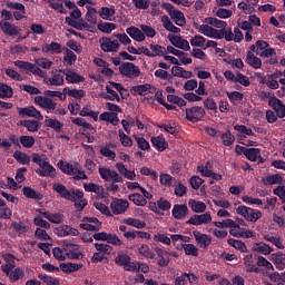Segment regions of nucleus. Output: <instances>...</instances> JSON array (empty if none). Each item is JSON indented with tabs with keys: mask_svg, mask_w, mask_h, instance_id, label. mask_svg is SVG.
I'll list each match as a JSON object with an SVG mask.
<instances>
[{
	"mask_svg": "<svg viewBox=\"0 0 285 285\" xmlns=\"http://www.w3.org/2000/svg\"><path fill=\"white\" fill-rule=\"evenodd\" d=\"M115 167L118 173L108 167L98 168V173L104 181H115L121 184L124 181V177L125 179H129L130 181L137 179V174H135V170H128V168H126V165H124L122 163H117Z\"/></svg>",
	"mask_w": 285,
	"mask_h": 285,
	"instance_id": "f257e3e1",
	"label": "nucleus"
},
{
	"mask_svg": "<svg viewBox=\"0 0 285 285\" xmlns=\"http://www.w3.org/2000/svg\"><path fill=\"white\" fill-rule=\"evenodd\" d=\"M53 190L63 199H68V202H73L78 210H81L82 208H86V206H88V200L83 198V191L79 189H68L62 184L57 183L53 184Z\"/></svg>",
	"mask_w": 285,
	"mask_h": 285,
	"instance_id": "f03ea898",
	"label": "nucleus"
},
{
	"mask_svg": "<svg viewBox=\"0 0 285 285\" xmlns=\"http://www.w3.org/2000/svg\"><path fill=\"white\" fill-rule=\"evenodd\" d=\"M196 30L209 39H226L227 41H235V33L226 31V29L219 30L214 29L208 24H199L196 27Z\"/></svg>",
	"mask_w": 285,
	"mask_h": 285,
	"instance_id": "7ed1b4c3",
	"label": "nucleus"
},
{
	"mask_svg": "<svg viewBox=\"0 0 285 285\" xmlns=\"http://www.w3.org/2000/svg\"><path fill=\"white\" fill-rule=\"evenodd\" d=\"M31 159L33 164H37L40 169L37 170L38 175L40 177H57V169L50 165V160L48 159V156L46 155H39V154H32Z\"/></svg>",
	"mask_w": 285,
	"mask_h": 285,
	"instance_id": "20e7f679",
	"label": "nucleus"
},
{
	"mask_svg": "<svg viewBox=\"0 0 285 285\" xmlns=\"http://www.w3.org/2000/svg\"><path fill=\"white\" fill-rule=\"evenodd\" d=\"M66 23L71 26V28H76V30H89L91 31L95 26H97V10L89 9L85 16V21H76L71 18H66Z\"/></svg>",
	"mask_w": 285,
	"mask_h": 285,
	"instance_id": "39448f33",
	"label": "nucleus"
},
{
	"mask_svg": "<svg viewBox=\"0 0 285 285\" xmlns=\"http://www.w3.org/2000/svg\"><path fill=\"white\" fill-rule=\"evenodd\" d=\"M66 250L55 247L52 249V255L59 262H65L67 257L70 259H79L81 257V252H79V245L69 244L66 246Z\"/></svg>",
	"mask_w": 285,
	"mask_h": 285,
	"instance_id": "423d86ee",
	"label": "nucleus"
},
{
	"mask_svg": "<svg viewBox=\"0 0 285 285\" xmlns=\"http://www.w3.org/2000/svg\"><path fill=\"white\" fill-rule=\"evenodd\" d=\"M236 213L237 215H240V217H244L246 222H252L253 224L258 222V219H262V212H259V209H253L244 205L238 206Z\"/></svg>",
	"mask_w": 285,
	"mask_h": 285,
	"instance_id": "0eeeda50",
	"label": "nucleus"
},
{
	"mask_svg": "<svg viewBox=\"0 0 285 285\" xmlns=\"http://www.w3.org/2000/svg\"><path fill=\"white\" fill-rule=\"evenodd\" d=\"M163 8L168 12L170 19H173L176 26H186V17H184V12L175 9V7L168 2L163 3Z\"/></svg>",
	"mask_w": 285,
	"mask_h": 285,
	"instance_id": "6e6552de",
	"label": "nucleus"
},
{
	"mask_svg": "<svg viewBox=\"0 0 285 285\" xmlns=\"http://www.w3.org/2000/svg\"><path fill=\"white\" fill-rule=\"evenodd\" d=\"M252 50L259 57H274L275 49L271 48L268 42L258 40L255 45L252 46Z\"/></svg>",
	"mask_w": 285,
	"mask_h": 285,
	"instance_id": "1a4fd4ad",
	"label": "nucleus"
},
{
	"mask_svg": "<svg viewBox=\"0 0 285 285\" xmlns=\"http://www.w3.org/2000/svg\"><path fill=\"white\" fill-rule=\"evenodd\" d=\"M119 72L124 77H128V79H135L141 75V70L132 62H124L119 66Z\"/></svg>",
	"mask_w": 285,
	"mask_h": 285,
	"instance_id": "9d476101",
	"label": "nucleus"
},
{
	"mask_svg": "<svg viewBox=\"0 0 285 285\" xmlns=\"http://www.w3.org/2000/svg\"><path fill=\"white\" fill-rule=\"evenodd\" d=\"M100 48L104 52H119V40L112 38L104 37L99 40Z\"/></svg>",
	"mask_w": 285,
	"mask_h": 285,
	"instance_id": "9b49d317",
	"label": "nucleus"
},
{
	"mask_svg": "<svg viewBox=\"0 0 285 285\" xmlns=\"http://www.w3.org/2000/svg\"><path fill=\"white\" fill-rule=\"evenodd\" d=\"M129 206H130V203H128V200L126 199L115 198L110 203V209L114 215H124V213L128 210Z\"/></svg>",
	"mask_w": 285,
	"mask_h": 285,
	"instance_id": "f8f14e48",
	"label": "nucleus"
},
{
	"mask_svg": "<svg viewBox=\"0 0 285 285\" xmlns=\"http://www.w3.org/2000/svg\"><path fill=\"white\" fill-rule=\"evenodd\" d=\"M205 116L206 110H204L203 107L195 106L186 109V117L188 121H191L193 124L199 121V119H204Z\"/></svg>",
	"mask_w": 285,
	"mask_h": 285,
	"instance_id": "ddd939ff",
	"label": "nucleus"
},
{
	"mask_svg": "<svg viewBox=\"0 0 285 285\" xmlns=\"http://www.w3.org/2000/svg\"><path fill=\"white\" fill-rule=\"evenodd\" d=\"M0 30L8 37H19L21 35V28L10 23L9 21H0Z\"/></svg>",
	"mask_w": 285,
	"mask_h": 285,
	"instance_id": "4468645a",
	"label": "nucleus"
},
{
	"mask_svg": "<svg viewBox=\"0 0 285 285\" xmlns=\"http://www.w3.org/2000/svg\"><path fill=\"white\" fill-rule=\"evenodd\" d=\"M36 106H39L40 108H43V110H56L57 102L52 100L51 98H48L46 96H37L35 98Z\"/></svg>",
	"mask_w": 285,
	"mask_h": 285,
	"instance_id": "2eb2a0df",
	"label": "nucleus"
},
{
	"mask_svg": "<svg viewBox=\"0 0 285 285\" xmlns=\"http://www.w3.org/2000/svg\"><path fill=\"white\" fill-rule=\"evenodd\" d=\"M7 8H11V10H17L13 12L16 21H21V19H26V6H23V3L8 1Z\"/></svg>",
	"mask_w": 285,
	"mask_h": 285,
	"instance_id": "dca6fc26",
	"label": "nucleus"
},
{
	"mask_svg": "<svg viewBox=\"0 0 285 285\" xmlns=\"http://www.w3.org/2000/svg\"><path fill=\"white\" fill-rule=\"evenodd\" d=\"M167 39L170 41L173 46H175V48H179L180 50L186 51L190 50V42H188V40L179 36L168 35Z\"/></svg>",
	"mask_w": 285,
	"mask_h": 285,
	"instance_id": "f3484780",
	"label": "nucleus"
},
{
	"mask_svg": "<svg viewBox=\"0 0 285 285\" xmlns=\"http://www.w3.org/2000/svg\"><path fill=\"white\" fill-rule=\"evenodd\" d=\"M268 104H269L271 108H273V110H275L277 117H279V119H284V117H285L284 102H282V100H279L277 97H271L268 99Z\"/></svg>",
	"mask_w": 285,
	"mask_h": 285,
	"instance_id": "a211bd4d",
	"label": "nucleus"
},
{
	"mask_svg": "<svg viewBox=\"0 0 285 285\" xmlns=\"http://www.w3.org/2000/svg\"><path fill=\"white\" fill-rule=\"evenodd\" d=\"M213 222V216H210V213H205L202 215H194L189 218L188 224H191V226H202L204 224H210Z\"/></svg>",
	"mask_w": 285,
	"mask_h": 285,
	"instance_id": "6ab92c4d",
	"label": "nucleus"
},
{
	"mask_svg": "<svg viewBox=\"0 0 285 285\" xmlns=\"http://www.w3.org/2000/svg\"><path fill=\"white\" fill-rule=\"evenodd\" d=\"M252 253H257L258 255H271L273 253V248L271 245L264 242H254L252 244Z\"/></svg>",
	"mask_w": 285,
	"mask_h": 285,
	"instance_id": "aec40b11",
	"label": "nucleus"
},
{
	"mask_svg": "<svg viewBox=\"0 0 285 285\" xmlns=\"http://www.w3.org/2000/svg\"><path fill=\"white\" fill-rule=\"evenodd\" d=\"M58 168L65 173V175H77L79 173V164L73 163H67L63 160L58 161Z\"/></svg>",
	"mask_w": 285,
	"mask_h": 285,
	"instance_id": "412c9836",
	"label": "nucleus"
},
{
	"mask_svg": "<svg viewBox=\"0 0 285 285\" xmlns=\"http://www.w3.org/2000/svg\"><path fill=\"white\" fill-rule=\"evenodd\" d=\"M193 236L199 248H206L213 242V238H210V236H208L207 234H203L199 230H194Z\"/></svg>",
	"mask_w": 285,
	"mask_h": 285,
	"instance_id": "4be33fe9",
	"label": "nucleus"
},
{
	"mask_svg": "<svg viewBox=\"0 0 285 285\" xmlns=\"http://www.w3.org/2000/svg\"><path fill=\"white\" fill-rule=\"evenodd\" d=\"M55 233L58 237H68L69 235H71V237H77L79 235V229L68 225H61L55 229Z\"/></svg>",
	"mask_w": 285,
	"mask_h": 285,
	"instance_id": "5701e85b",
	"label": "nucleus"
},
{
	"mask_svg": "<svg viewBox=\"0 0 285 285\" xmlns=\"http://www.w3.org/2000/svg\"><path fill=\"white\" fill-rule=\"evenodd\" d=\"M19 115L21 117H32L33 119H38L41 121L43 119V115H41V111L37 110L33 106L19 108Z\"/></svg>",
	"mask_w": 285,
	"mask_h": 285,
	"instance_id": "b1692460",
	"label": "nucleus"
},
{
	"mask_svg": "<svg viewBox=\"0 0 285 285\" xmlns=\"http://www.w3.org/2000/svg\"><path fill=\"white\" fill-rule=\"evenodd\" d=\"M171 215L174 219H186L188 217V206L186 204L174 205Z\"/></svg>",
	"mask_w": 285,
	"mask_h": 285,
	"instance_id": "393cba45",
	"label": "nucleus"
},
{
	"mask_svg": "<svg viewBox=\"0 0 285 285\" xmlns=\"http://www.w3.org/2000/svg\"><path fill=\"white\" fill-rule=\"evenodd\" d=\"M197 170L203 175V177H209L214 181H222V175L214 173L210 169L209 164H207L206 166H198Z\"/></svg>",
	"mask_w": 285,
	"mask_h": 285,
	"instance_id": "a878e982",
	"label": "nucleus"
},
{
	"mask_svg": "<svg viewBox=\"0 0 285 285\" xmlns=\"http://www.w3.org/2000/svg\"><path fill=\"white\" fill-rule=\"evenodd\" d=\"M271 262L276 266L277 271H284L285 268V254L282 252H276L271 254Z\"/></svg>",
	"mask_w": 285,
	"mask_h": 285,
	"instance_id": "bb28decb",
	"label": "nucleus"
},
{
	"mask_svg": "<svg viewBox=\"0 0 285 285\" xmlns=\"http://www.w3.org/2000/svg\"><path fill=\"white\" fill-rule=\"evenodd\" d=\"M153 90H155V88H153L149 83L138 85L131 88V95L146 97V95L153 94Z\"/></svg>",
	"mask_w": 285,
	"mask_h": 285,
	"instance_id": "cd10ccee",
	"label": "nucleus"
},
{
	"mask_svg": "<svg viewBox=\"0 0 285 285\" xmlns=\"http://www.w3.org/2000/svg\"><path fill=\"white\" fill-rule=\"evenodd\" d=\"M63 77H66V71L59 69L55 70L51 78L47 80L48 86H63Z\"/></svg>",
	"mask_w": 285,
	"mask_h": 285,
	"instance_id": "c85d7f7f",
	"label": "nucleus"
},
{
	"mask_svg": "<svg viewBox=\"0 0 285 285\" xmlns=\"http://www.w3.org/2000/svg\"><path fill=\"white\" fill-rule=\"evenodd\" d=\"M63 51V49H61V46L59 45V42H51V43H43L42 45V52L45 55H59Z\"/></svg>",
	"mask_w": 285,
	"mask_h": 285,
	"instance_id": "c756f323",
	"label": "nucleus"
},
{
	"mask_svg": "<svg viewBox=\"0 0 285 285\" xmlns=\"http://www.w3.org/2000/svg\"><path fill=\"white\" fill-rule=\"evenodd\" d=\"M126 32L134 39V41H146V36L141 32V29L137 27H129L126 29Z\"/></svg>",
	"mask_w": 285,
	"mask_h": 285,
	"instance_id": "7c9ffc66",
	"label": "nucleus"
},
{
	"mask_svg": "<svg viewBox=\"0 0 285 285\" xmlns=\"http://www.w3.org/2000/svg\"><path fill=\"white\" fill-rule=\"evenodd\" d=\"M83 188L86 193H95L98 197H104L105 189L101 185H97L95 183H85Z\"/></svg>",
	"mask_w": 285,
	"mask_h": 285,
	"instance_id": "2f4dec72",
	"label": "nucleus"
},
{
	"mask_svg": "<svg viewBox=\"0 0 285 285\" xmlns=\"http://www.w3.org/2000/svg\"><path fill=\"white\" fill-rule=\"evenodd\" d=\"M206 26H209V28H217L218 30H226V22L223 20H219L217 18L207 17L205 18Z\"/></svg>",
	"mask_w": 285,
	"mask_h": 285,
	"instance_id": "473e14b6",
	"label": "nucleus"
},
{
	"mask_svg": "<svg viewBox=\"0 0 285 285\" xmlns=\"http://www.w3.org/2000/svg\"><path fill=\"white\" fill-rule=\"evenodd\" d=\"M171 75H174V77H180L181 79H190L193 77V71H188L183 67H179V65H176L171 68Z\"/></svg>",
	"mask_w": 285,
	"mask_h": 285,
	"instance_id": "72a5a7b5",
	"label": "nucleus"
},
{
	"mask_svg": "<svg viewBox=\"0 0 285 285\" xmlns=\"http://www.w3.org/2000/svg\"><path fill=\"white\" fill-rule=\"evenodd\" d=\"M151 144L154 148H157L159 153H164V150L168 149V142L164 136H157L151 138Z\"/></svg>",
	"mask_w": 285,
	"mask_h": 285,
	"instance_id": "f704fd0d",
	"label": "nucleus"
},
{
	"mask_svg": "<svg viewBox=\"0 0 285 285\" xmlns=\"http://www.w3.org/2000/svg\"><path fill=\"white\" fill-rule=\"evenodd\" d=\"M246 61L248 66H250L255 70H259V68H262V59H259L257 56H255V53L250 51L246 56Z\"/></svg>",
	"mask_w": 285,
	"mask_h": 285,
	"instance_id": "c9c22d12",
	"label": "nucleus"
},
{
	"mask_svg": "<svg viewBox=\"0 0 285 285\" xmlns=\"http://www.w3.org/2000/svg\"><path fill=\"white\" fill-rule=\"evenodd\" d=\"M41 215L45 217V219H48V222H51V224H61L63 222V215L56 213H48V212H41Z\"/></svg>",
	"mask_w": 285,
	"mask_h": 285,
	"instance_id": "e433bc0d",
	"label": "nucleus"
},
{
	"mask_svg": "<svg viewBox=\"0 0 285 285\" xmlns=\"http://www.w3.org/2000/svg\"><path fill=\"white\" fill-rule=\"evenodd\" d=\"M65 77H66V81L68 83H81V81H83V77L78 75L75 71H65Z\"/></svg>",
	"mask_w": 285,
	"mask_h": 285,
	"instance_id": "4c0bfd02",
	"label": "nucleus"
},
{
	"mask_svg": "<svg viewBox=\"0 0 285 285\" xmlns=\"http://www.w3.org/2000/svg\"><path fill=\"white\" fill-rule=\"evenodd\" d=\"M128 199L129 202H132L135 206H146L148 204V200H146V198L139 193H134L129 195Z\"/></svg>",
	"mask_w": 285,
	"mask_h": 285,
	"instance_id": "58836bf2",
	"label": "nucleus"
},
{
	"mask_svg": "<svg viewBox=\"0 0 285 285\" xmlns=\"http://www.w3.org/2000/svg\"><path fill=\"white\" fill-rule=\"evenodd\" d=\"M188 205L194 213H206V203L204 202L190 199Z\"/></svg>",
	"mask_w": 285,
	"mask_h": 285,
	"instance_id": "ea45409f",
	"label": "nucleus"
},
{
	"mask_svg": "<svg viewBox=\"0 0 285 285\" xmlns=\"http://www.w3.org/2000/svg\"><path fill=\"white\" fill-rule=\"evenodd\" d=\"M63 61L66 66L75 65V62L77 61V55H75V52H72V50L68 48H63Z\"/></svg>",
	"mask_w": 285,
	"mask_h": 285,
	"instance_id": "a19ab883",
	"label": "nucleus"
},
{
	"mask_svg": "<svg viewBox=\"0 0 285 285\" xmlns=\"http://www.w3.org/2000/svg\"><path fill=\"white\" fill-rule=\"evenodd\" d=\"M118 137H119V141L124 148H132V138H130V136L126 135V132H124V130H121V129L118 130Z\"/></svg>",
	"mask_w": 285,
	"mask_h": 285,
	"instance_id": "79ce46f5",
	"label": "nucleus"
},
{
	"mask_svg": "<svg viewBox=\"0 0 285 285\" xmlns=\"http://www.w3.org/2000/svg\"><path fill=\"white\" fill-rule=\"evenodd\" d=\"M244 266L248 273H257V267L254 265L253 254H247L243 257Z\"/></svg>",
	"mask_w": 285,
	"mask_h": 285,
	"instance_id": "37998d69",
	"label": "nucleus"
},
{
	"mask_svg": "<svg viewBox=\"0 0 285 285\" xmlns=\"http://www.w3.org/2000/svg\"><path fill=\"white\" fill-rule=\"evenodd\" d=\"M245 157L249 161H257V159H261L262 154L259 148H248L247 150H245Z\"/></svg>",
	"mask_w": 285,
	"mask_h": 285,
	"instance_id": "c03bdc74",
	"label": "nucleus"
},
{
	"mask_svg": "<svg viewBox=\"0 0 285 285\" xmlns=\"http://www.w3.org/2000/svg\"><path fill=\"white\" fill-rule=\"evenodd\" d=\"M98 14L100 19H104L105 21H112V17H115V10L112 8L102 7Z\"/></svg>",
	"mask_w": 285,
	"mask_h": 285,
	"instance_id": "a18cd8bd",
	"label": "nucleus"
},
{
	"mask_svg": "<svg viewBox=\"0 0 285 285\" xmlns=\"http://www.w3.org/2000/svg\"><path fill=\"white\" fill-rule=\"evenodd\" d=\"M229 246L235 248L236 250H239L240 253H248V247L246 246V243L237 239H228Z\"/></svg>",
	"mask_w": 285,
	"mask_h": 285,
	"instance_id": "49530a36",
	"label": "nucleus"
},
{
	"mask_svg": "<svg viewBox=\"0 0 285 285\" xmlns=\"http://www.w3.org/2000/svg\"><path fill=\"white\" fill-rule=\"evenodd\" d=\"M156 253L158 255V266L166 267L168 266V264H170V259L166 258V255H168V252L156 248Z\"/></svg>",
	"mask_w": 285,
	"mask_h": 285,
	"instance_id": "de8ad7c7",
	"label": "nucleus"
},
{
	"mask_svg": "<svg viewBox=\"0 0 285 285\" xmlns=\"http://www.w3.org/2000/svg\"><path fill=\"white\" fill-rule=\"evenodd\" d=\"M63 94L68 95L69 97H73V99H83L86 97V91L79 90V89H70V88H65Z\"/></svg>",
	"mask_w": 285,
	"mask_h": 285,
	"instance_id": "09e8293b",
	"label": "nucleus"
},
{
	"mask_svg": "<svg viewBox=\"0 0 285 285\" xmlns=\"http://www.w3.org/2000/svg\"><path fill=\"white\" fill-rule=\"evenodd\" d=\"M138 253L142 257H146V259H155V252H153V249L148 245H141L138 248Z\"/></svg>",
	"mask_w": 285,
	"mask_h": 285,
	"instance_id": "8fccbe9b",
	"label": "nucleus"
},
{
	"mask_svg": "<svg viewBox=\"0 0 285 285\" xmlns=\"http://www.w3.org/2000/svg\"><path fill=\"white\" fill-rule=\"evenodd\" d=\"M95 249L97 250V253H100L105 257L106 255H110V253H112V246L104 243H96Z\"/></svg>",
	"mask_w": 285,
	"mask_h": 285,
	"instance_id": "3c124183",
	"label": "nucleus"
},
{
	"mask_svg": "<svg viewBox=\"0 0 285 285\" xmlns=\"http://www.w3.org/2000/svg\"><path fill=\"white\" fill-rule=\"evenodd\" d=\"M229 235H232V237H242V233H244V228H242V226H239V224H237L235 220H232V224L229 225Z\"/></svg>",
	"mask_w": 285,
	"mask_h": 285,
	"instance_id": "603ef678",
	"label": "nucleus"
},
{
	"mask_svg": "<svg viewBox=\"0 0 285 285\" xmlns=\"http://www.w3.org/2000/svg\"><path fill=\"white\" fill-rule=\"evenodd\" d=\"M106 92L105 99H109V101H120L119 95L114 90L112 85L109 83L106 86Z\"/></svg>",
	"mask_w": 285,
	"mask_h": 285,
	"instance_id": "864d4df0",
	"label": "nucleus"
},
{
	"mask_svg": "<svg viewBox=\"0 0 285 285\" xmlns=\"http://www.w3.org/2000/svg\"><path fill=\"white\" fill-rule=\"evenodd\" d=\"M13 65L16 68H19V70H26V72H32V68H35V63L23 60H16Z\"/></svg>",
	"mask_w": 285,
	"mask_h": 285,
	"instance_id": "5fc2aeb1",
	"label": "nucleus"
},
{
	"mask_svg": "<svg viewBox=\"0 0 285 285\" xmlns=\"http://www.w3.org/2000/svg\"><path fill=\"white\" fill-rule=\"evenodd\" d=\"M60 268L62 273H75V271L81 268V265L75 263H61Z\"/></svg>",
	"mask_w": 285,
	"mask_h": 285,
	"instance_id": "6e6d98bb",
	"label": "nucleus"
},
{
	"mask_svg": "<svg viewBox=\"0 0 285 285\" xmlns=\"http://www.w3.org/2000/svg\"><path fill=\"white\" fill-rule=\"evenodd\" d=\"M36 66L42 68L43 70H50L52 66H55V62L48 58H38L36 59Z\"/></svg>",
	"mask_w": 285,
	"mask_h": 285,
	"instance_id": "4d7b16f0",
	"label": "nucleus"
},
{
	"mask_svg": "<svg viewBox=\"0 0 285 285\" xmlns=\"http://www.w3.org/2000/svg\"><path fill=\"white\" fill-rule=\"evenodd\" d=\"M12 97V87L0 82V99H10Z\"/></svg>",
	"mask_w": 285,
	"mask_h": 285,
	"instance_id": "13d9d810",
	"label": "nucleus"
},
{
	"mask_svg": "<svg viewBox=\"0 0 285 285\" xmlns=\"http://www.w3.org/2000/svg\"><path fill=\"white\" fill-rule=\"evenodd\" d=\"M244 204L248 206H264V202L259 198H255L253 196L245 195L242 197Z\"/></svg>",
	"mask_w": 285,
	"mask_h": 285,
	"instance_id": "bf43d9fd",
	"label": "nucleus"
},
{
	"mask_svg": "<svg viewBox=\"0 0 285 285\" xmlns=\"http://www.w3.org/2000/svg\"><path fill=\"white\" fill-rule=\"evenodd\" d=\"M134 139L136 140V144L140 150H150V142H148L146 138L134 135Z\"/></svg>",
	"mask_w": 285,
	"mask_h": 285,
	"instance_id": "052dcab7",
	"label": "nucleus"
},
{
	"mask_svg": "<svg viewBox=\"0 0 285 285\" xmlns=\"http://www.w3.org/2000/svg\"><path fill=\"white\" fill-rule=\"evenodd\" d=\"M98 30H100V32H105V35H110L112 30H117V24L112 22H102L98 24Z\"/></svg>",
	"mask_w": 285,
	"mask_h": 285,
	"instance_id": "680f3d73",
	"label": "nucleus"
},
{
	"mask_svg": "<svg viewBox=\"0 0 285 285\" xmlns=\"http://www.w3.org/2000/svg\"><path fill=\"white\" fill-rule=\"evenodd\" d=\"M183 249L185 255H189L191 257H197V255H199V248L193 244L183 245Z\"/></svg>",
	"mask_w": 285,
	"mask_h": 285,
	"instance_id": "e2e57ef3",
	"label": "nucleus"
},
{
	"mask_svg": "<svg viewBox=\"0 0 285 285\" xmlns=\"http://www.w3.org/2000/svg\"><path fill=\"white\" fill-rule=\"evenodd\" d=\"M121 126L125 132H127V135H130V128H135V126H137V119L135 118L124 119L121 120Z\"/></svg>",
	"mask_w": 285,
	"mask_h": 285,
	"instance_id": "0e129e2a",
	"label": "nucleus"
},
{
	"mask_svg": "<svg viewBox=\"0 0 285 285\" xmlns=\"http://www.w3.org/2000/svg\"><path fill=\"white\" fill-rule=\"evenodd\" d=\"M13 158L18 164H22V166L30 164V157L21 151H14Z\"/></svg>",
	"mask_w": 285,
	"mask_h": 285,
	"instance_id": "69168bd1",
	"label": "nucleus"
},
{
	"mask_svg": "<svg viewBox=\"0 0 285 285\" xmlns=\"http://www.w3.org/2000/svg\"><path fill=\"white\" fill-rule=\"evenodd\" d=\"M21 126H24L29 132H37L39 130V122L37 120L21 121Z\"/></svg>",
	"mask_w": 285,
	"mask_h": 285,
	"instance_id": "338daca9",
	"label": "nucleus"
},
{
	"mask_svg": "<svg viewBox=\"0 0 285 285\" xmlns=\"http://www.w3.org/2000/svg\"><path fill=\"white\" fill-rule=\"evenodd\" d=\"M23 277V271L20 267L12 269L11 274H9L10 282H19Z\"/></svg>",
	"mask_w": 285,
	"mask_h": 285,
	"instance_id": "774afa93",
	"label": "nucleus"
}]
</instances>
